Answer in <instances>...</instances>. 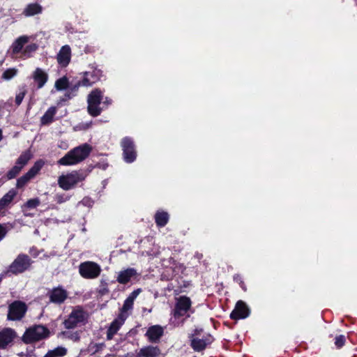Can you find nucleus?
<instances>
[{"label": "nucleus", "instance_id": "obj_1", "mask_svg": "<svg viewBox=\"0 0 357 357\" xmlns=\"http://www.w3.org/2000/svg\"><path fill=\"white\" fill-rule=\"evenodd\" d=\"M112 102L109 97L103 98V92L99 89H93L87 96V112L93 117L100 115L103 107H107Z\"/></svg>", "mask_w": 357, "mask_h": 357}, {"label": "nucleus", "instance_id": "obj_2", "mask_svg": "<svg viewBox=\"0 0 357 357\" xmlns=\"http://www.w3.org/2000/svg\"><path fill=\"white\" fill-rule=\"evenodd\" d=\"M91 147L88 144L78 146L68 151L60 158L57 163L60 165L69 166L76 165L85 160L90 154Z\"/></svg>", "mask_w": 357, "mask_h": 357}, {"label": "nucleus", "instance_id": "obj_3", "mask_svg": "<svg viewBox=\"0 0 357 357\" xmlns=\"http://www.w3.org/2000/svg\"><path fill=\"white\" fill-rule=\"evenodd\" d=\"M88 319V313L80 306H76L73 309L68 317L63 321V324L67 329H73L82 325H84Z\"/></svg>", "mask_w": 357, "mask_h": 357}, {"label": "nucleus", "instance_id": "obj_4", "mask_svg": "<svg viewBox=\"0 0 357 357\" xmlns=\"http://www.w3.org/2000/svg\"><path fill=\"white\" fill-rule=\"evenodd\" d=\"M86 178V174L82 171H73L67 174H62L58 178L59 186L64 190L75 188L77 184Z\"/></svg>", "mask_w": 357, "mask_h": 357}, {"label": "nucleus", "instance_id": "obj_5", "mask_svg": "<svg viewBox=\"0 0 357 357\" xmlns=\"http://www.w3.org/2000/svg\"><path fill=\"white\" fill-rule=\"evenodd\" d=\"M33 261L26 254H19L14 261L10 264L7 273L13 275H18L30 269Z\"/></svg>", "mask_w": 357, "mask_h": 357}, {"label": "nucleus", "instance_id": "obj_6", "mask_svg": "<svg viewBox=\"0 0 357 357\" xmlns=\"http://www.w3.org/2000/svg\"><path fill=\"white\" fill-rule=\"evenodd\" d=\"M49 334V330L44 326L35 325L26 329L22 339L24 343L31 344L47 337Z\"/></svg>", "mask_w": 357, "mask_h": 357}, {"label": "nucleus", "instance_id": "obj_7", "mask_svg": "<svg viewBox=\"0 0 357 357\" xmlns=\"http://www.w3.org/2000/svg\"><path fill=\"white\" fill-rule=\"evenodd\" d=\"M92 70L86 71L84 73L83 79L77 82L71 89L77 91L79 86H91L93 84L100 81L102 76L101 70L97 68H91Z\"/></svg>", "mask_w": 357, "mask_h": 357}, {"label": "nucleus", "instance_id": "obj_8", "mask_svg": "<svg viewBox=\"0 0 357 357\" xmlns=\"http://www.w3.org/2000/svg\"><path fill=\"white\" fill-rule=\"evenodd\" d=\"M26 311L27 306L24 302L15 301L8 306L7 319L10 321L21 320L24 317Z\"/></svg>", "mask_w": 357, "mask_h": 357}, {"label": "nucleus", "instance_id": "obj_9", "mask_svg": "<svg viewBox=\"0 0 357 357\" xmlns=\"http://www.w3.org/2000/svg\"><path fill=\"white\" fill-rule=\"evenodd\" d=\"M79 274L86 279L98 278L101 272L100 266L93 261H85L79 266Z\"/></svg>", "mask_w": 357, "mask_h": 357}, {"label": "nucleus", "instance_id": "obj_10", "mask_svg": "<svg viewBox=\"0 0 357 357\" xmlns=\"http://www.w3.org/2000/svg\"><path fill=\"white\" fill-rule=\"evenodd\" d=\"M121 146L123 150V158L127 163H131L136 160L137 151L133 140L128 137L122 139Z\"/></svg>", "mask_w": 357, "mask_h": 357}, {"label": "nucleus", "instance_id": "obj_11", "mask_svg": "<svg viewBox=\"0 0 357 357\" xmlns=\"http://www.w3.org/2000/svg\"><path fill=\"white\" fill-rule=\"evenodd\" d=\"M191 305L192 302L190 298L186 296H181L176 298V302L174 308V317H190L188 312H194V310L191 309Z\"/></svg>", "mask_w": 357, "mask_h": 357}, {"label": "nucleus", "instance_id": "obj_12", "mask_svg": "<svg viewBox=\"0 0 357 357\" xmlns=\"http://www.w3.org/2000/svg\"><path fill=\"white\" fill-rule=\"evenodd\" d=\"M44 165V162L41 160L36 161L30 169L23 176L17 180L16 187L17 188H23L26 183L33 178Z\"/></svg>", "mask_w": 357, "mask_h": 357}, {"label": "nucleus", "instance_id": "obj_13", "mask_svg": "<svg viewBox=\"0 0 357 357\" xmlns=\"http://www.w3.org/2000/svg\"><path fill=\"white\" fill-rule=\"evenodd\" d=\"M190 347L192 349L197 352H200L205 350L211 343L213 342L214 338L213 336L206 333L202 337H190Z\"/></svg>", "mask_w": 357, "mask_h": 357}, {"label": "nucleus", "instance_id": "obj_14", "mask_svg": "<svg viewBox=\"0 0 357 357\" xmlns=\"http://www.w3.org/2000/svg\"><path fill=\"white\" fill-rule=\"evenodd\" d=\"M50 302L56 305L63 303L68 297V293L62 286H58L47 292Z\"/></svg>", "mask_w": 357, "mask_h": 357}, {"label": "nucleus", "instance_id": "obj_15", "mask_svg": "<svg viewBox=\"0 0 357 357\" xmlns=\"http://www.w3.org/2000/svg\"><path fill=\"white\" fill-rule=\"evenodd\" d=\"M250 314V310L245 302L243 301H238L234 310L231 312L230 314V317L231 319H245L248 317Z\"/></svg>", "mask_w": 357, "mask_h": 357}, {"label": "nucleus", "instance_id": "obj_16", "mask_svg": "<svg viewBox=\"0 0 357 357\" xmlns=\"http://www.w3.org/2000/svg\"><path fill=\"white\" fill-rule=\"evenodd\" d=\"M16 332L10 328H5L0 331V349H5L16 337Z\"/></svg>", "mask_w": 357, "mask_h": 357}, {"label": "nucleus", "instance_id": "obj_17", "mask_svg": "<svg viewBox=\"0 0 357 357\" xmlns=\"http://www.w3.org/2000/svg\"><path fill=\"white\" fill-rule=\"evenodd\" d=\"M164 334V328L160 325L150 326L145 334L148 340L152 343L158 342Z\"/></svg>", "mask_w": 357, "mask_h": 357}, {"label": "nucleus", "instance_id": "obj_18", "mask_svg": "<svg viewBox=\"0 0 357 357\" xmlns=\"http://www.w3.org/2000/svg\"><path fill=\"white\" fill-rule=\"evenodd\" d=\"M71 59V49L69 45H66L60 49L56 56L57 62L61 67H66Z\"/></svg>", "mask_w": 357, "mask_h": 357}, {"label": "nucleus", "instance_id": "obj_19", "mask_svg": "<svg viewBox=\"0 0 357 357\" xmlns=\"http://www.w3.org/2000/svg\"><path fill=\"white\" fill-rule=\"evenodd\" d=\"M126 318V314H124L123 313H120L119 317L112 322L109 328L107 330V339L111 340L113 337V336L117 333L120 327L123 325Z\"/></svg>", "mask_w": 357, "mask_h": 357}, {"label": "nucleus", "instance_id": "obj_20", "mask_svg": "<svg viewBox=\"0 0 357 357\" xmlns=\"http://www.w3.org/2000/svg\"><path fill=\"white\" fill-rule=\"evenodd\" d=\"M32 78L36 84L37 88L41 89L47 83L49 76L47 73H46L43 69L36 68L32 73Z\"/></svg>", "mask_w": 357, "mask_h": 357}, {"label": "nucleus", "instance_id": "obj_21", "mask_svg": "<svg viewBox=\"0 0 357 357\" xmlns=\"http://www.w3.org/2000/svg\"><path fill=\"white\" fill-rule=\"evenodd\" d=\"M16 195L17 192L11 189L0 199V216L5 215L7 207L11 204Z\"/></svg>", "mask_w": 357, "mask_h": 357}, {"label": "nucleus", "instance_id": "obj_22", "mask_svg": "<svg viewBox=\"0 0 357 357\" xmlns=\"http://www.w3.org/2000/svg\"><path fill=\"white\" fill-rule=\"evenodd\" d=\"M161 349L158 346H146L141 348L136 357H159Z\"/></svg>", "mask_w": 357, "mask_h": 357}, {"label": "nucleus", "instance_id": "obj_23", "mask_svg": "<svg viewBox=\"0 0 357 357\" xmlns=\"http://www.w3.org/2000/svg\"><path fill=\"white\" fill-rule=\"evenodd\" d=\"M137 275V271L132 268H128L119 273L116 280L120 284H127L131 278Z\"/></svg>", "mask_w": 357, "mask_h": 357}, {"label": "nucleus", "instance_id": "obj_24", "mask_svg": "<svg viewBox=\"0 0 357 357\" xmlns=\"http://www.w3.org/2000/svg\"><path fill=\"white\" fill-rule=\"evenodd\" d=\"M56 107L55 106L50 107L44 115L40 118V125L47 126L54 121V117L56 113Z\"/></svg>", "mask_w": 357, "mask_h": 357}, {"label": "nucleus", "instance_id": "obj_25", "mask_svg": "<svg viewBox=\"0 0 357 357\" xmlns=\"http://www.w3.org/2000/svg\"><path fill=\"white\" fill-rule=\"evenodd\" d=\"M43 11V7L37 3H29L23 10V15L26 17H31L35 15L40 14Z\"/></svg>", "mask_w": 357, "mask_h": 357}, {"label": "nucleus", "instance_id": "obj_26", "mask_svg": "<svg viewBox=\"0 0 357 357\" xmlns=\"http://www.w3.org/2000/svg\"><path fill=\"white\" fill-rule=\"evenodd\" d=\"M29 38L23 36L19 37L12 45V52L14 54L20 53L24 47V45L28 42Z\"/></svg>", "mask_w": 357, "mask_h": 357}, {"label": "nucleus", "instance_id": "obj_27", "mask_svg": "<svg viewBox=\"0 0 357 357\" xmlns=\"http://www.w3.org/2000/svg\"><path fill=\"white\" fill-rule=\"evenodd\" d=\"M169 220V214L165 211H158L155 215V221L157 226L162 227Z\"/></svg>", "mask_w": 357, "mask_h": 357}, {"label": "nucleus", "instance_id": "obj_28", "mask_svg": "<svg viewBox=\"0 0 357 357\" xmlns=\"http://www.w3.org/2000/svg\"><path fill=\"white\" fill-rule=\"evenodd\" d=\"M32 154L30 150H26L22 153L20 157L17 158L15 164L18 166L22 167V169L28 163L31 159Z\"/></svg>", "mask_w": 357, "mask_h": 357}, {"label": "nucleus", "instance_id": "obj_29", "mask_svg": "<svg viewBox=\"0 0 357 357\" xmlns=\"http://www.w3.org/2000/svg\"><path fill=\"white\" fill-rule=\"evenodd\" d=\"M67 349L62 347H58L56 349L49 351L45 357H60L66 354Z\"/></svg>", "mask_w": 357, "mask_h": 357}, {"label": "nucleus", "instance_id": "obj_30", "mask_svg": "<svg viewBox=\"0 0 357 357\" xmlns=\"http://www.w3.org/2000/svg\"><path fill=\"white\" fill-rule=\"evenodd\" d=\"M69 85L68 79L63 76L59 79H58L54 84V87L57 91H61L67 89Z\"/></svg>", "mask_w": 357, "mask_h": 357}, {"label": "nucleus", "instance_id": "obj_31", "mask_svg": "<svg viewBox=\"0 0 357 357\" xmlns=\"http://www.w3.org/2000/svg\"><path fill=\"white\" fill-rule=\"evenodd\" d=\"M61 335L65 337L66 338L73 340V342H79L80 340V335L79 333L77 331H63L61 333Z\"/></svg>", "mask_w": 357, "mask_h": 357}, {"label": "nucleus", "instance_id": "obj_32", "mask_svg": "<svg viewBox=\"0 0 357 357\" xmlns=\"http://www.w3.org/2000/svg\"><path fill=\"white\" fill-rule=\"evenodd\" d=\"M22 167L18 166V165H16L13 167L7 173L6 178L8 180H11L14 178H15L21 172Z\"/></svg>", "mask_w": 357, "mask_h": 357}, {"label": "nucleus", "instance_id": "obj_33", "mask_svg": "<svg viewBox=\"0 0 357 357\" xmlns=\"http://www.w3.org/2000/svg\"><path fill=\"white\" fill-rule=\"evenodd\" d=\"M17 69L13 68L6 70L1 75V78L4 80H10L17 74Z\"/></svg>", "mask_w": 357, "mask_h": 357}, {"label": "nucleus", "instance_id": "obj_34", "mask_svg": "<svg viewBox=\"0 0 357 357\" xmlns=\"http://www.w3.org/2000/svg\"><path fill=\"white\" fill-rule=\"evenodd\" d=\"M38 49V45L36 43L29 44L23 50V55L26 57H30L31 54L36 52Z\"/></svg>", "mask_w": 357, "mask_h": 357}, {"label": "nucleus", "instance_id": "obj_35", "mask_svg": "<svg viewBox=\"0 0 357 357\" xmlns=\"http://www.w3.org/2000/svg\"><path fill=\"white\" fill-rule=\"evenodd\" d=\"M133 303H134V301H132L131 298H127L125 300L123 305L121 309V313H123L124 314H126V313L129 310H131L132 308Z\"/></svg>", "mask_w": 357, "mask_h": 357}, {"label": "nucleus", "instance_id": "obj_36", "mask_svg": "<svg viewBox=\"0 0 357 357\" xmlns=\"http://www.w3.org/2000/svg\"><path fill=\"white\" fill-rule=\"evenodd\" d=\"M40 204V201L38 198H34L29 199L25 204L24 207L27 208H35Z\"/></svg>", "mask_w": 357, "mask_h": 357}, {"label": "nucleus", "instance_id": "obj_37", "mask_svg": "<svg viewBox=\"0 0 357 357\" xmlns=\"http://www.w3.org/2000/svg\"><path fill=\"white\" fill-rule=\"evenodd\" d=\"M346 338L343 335H340L335 338V344L337 349L342 348L345 344Z\"/></svg>", "mask_w": 357, "mask_h": 357}, {"label": "nucleus", "instance_id": "obj_38", "mask_svg": "<svg viewBox=\"0 0 357 357\" xmlns=\"http://www.w3.org/2000/svg\"><path fill=\"white\" fill-rule=\"evenodd\" d=\"M26 93V90L24 88L22 90V91H20L18 94L16 95V96H15V104L17 106H19L22 103V100H23Z\"/></svg>", "mask_w": 357, "mask_h": 357}, {"label": "nucleus", "instance_id": "obj_39", "mask_svg": "<svg viewBox=\"0 0 357 357\" xmlns=\"http://www.w3.org/2000/svg\"><path fill=\"white\" fill-rule=\"evenodd\" d=\"M234 280L236 281V282H238L239 284V285L241 286V287L244 290V291H246V287H245V284L243 280V278L242 277L238 275V274H236L234 276Z\"/></svg>", "mask_w": 357, "mask_h": 357}, {"label": "nucleus", "instance_id": "obj_40", "mask_svg": "<svg viewBox=\"0 0 357 357\" xmlns=\"http://www.w3.org/2000/svg\"><path fill=\"white\" fill-rule=\"evenodd\" d=\"M68 199H69V197L66 195H64V194L56 195V197H55V200H56V202L58 204L63 203V202H66Z\"/></svg>", "mask_w": 357, "mask_h": 357}, {"label": "nucleus", "instance_id": "obj_41", "mask_svg": "<svg viewBox=\"0 0 357 357\" xmlns=\"http://www.w3.org/2000/svg\"><path fill=\"white\" fill-rule=\"evenodd\" d=\"M203 332V329L202 328H195L194 331H193V333L190 334V335L189 336V338L190 337H200L201 336V334Z\"/></svg>", "mask_w": 357, "mask_h": 357}, {"label": "nucleus", "instance_id": "obj_42", "mask_svg": "<svg viewBox=\"0 0 357 357\" xmlns=\"http://www.w3.org/2000/svg\"><path fill=\"white\" fill-rule=\"evenodd\" d=\"M7 234V229L6 227L0 224V241L6 236Z\"/></svg>", "mask_w": 357, "mask_h": 357}, {"label": "nucleus", "instance_id": "obj_43", "mask_svg": "<svg viewBox=\"0 0 357 357\" xmlns=\"http://www.w3.org/2000/svg\"><path fill=\"white\" fill-rule=\"evenodd\" d=\"M140 292H141V289H137L133 291L128 298H131L132 301H134L137 298V296L139 294Z\"/></svg>", "mask_w": 357, "mask_h": 357}, {"label": "nucleus", "instance_id": "obj_44", "mask_svg": "<svg viewBox=\"0 0 357 357\" xmlns=\"http://www.w3.org/2000/svg\"><path fill=\"white\" fill-rule=\"evenodd\" d=\"M100 293L103 295V294H107L109 293V289L107 287H102L100 290Z\"/></svg>", "mask_w": 357, "mask_h": 357}, {"label": "nucleus", "instance_id": "obj_45", "mask_svg": "<svg viewBox=\"0 0 357 357\" xmlns=\"http://www.w3.org/2000/svg\"><path fill=\"white\" fill-rule=\"evenodd\" d=\"M3 138V136H2V131L0 129V141Z\"/></svg>", "mask_w": 357, "mask_h": 357}]
</instances>
